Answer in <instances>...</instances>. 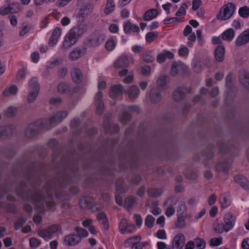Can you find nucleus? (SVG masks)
I'll return each mask as SVG.
<instances>
[{
    "instance_id": "1",
    "label": "nucleus",
    "mask_w": 249,
    "mask_h": 249,
    "mask_svg": "<svg viewBox=\"0 0 249 249\" xmlns=\"http://www.w3.org/2000/svg\"><path fill=\"white\" fill-rule=\"evenodd\" d=\"M71 182V178L65 174L63 177L59 176L57 182L55 179L49 181L41 192L34 188L33 193L27 191L26 183L22 182L17 190V193L20 196L34 202L38 209H44V203L46 202L48 209L50 210L55 205L54 202L52 200L53 199V193L55 191L56 187H65Z\"/></svg>"
},
{
    "instance_id": "2",
    "label": "nucleus",
    "mask_w": 249,
    "mask_h": 249,
    "mask_svg": "<svg viewBox=\"0 0 249 249\" xmlns=\"http://www.w3.org/2000/svg\"><path fill=\"white\" fill-rule=\"evenodd\" d=\"M85 31V28L81 26L74 27L71 29L64 38L62 48L66 50L71 48L77 42Z\"/></svg>"
},
{
    "instance_id": "3",
    "label": "nucleus",
    "mask_w": 249,
    "mask_h": 249,
    "mask_svg": "<svg viewBox=\"0 0 249 249\" xmlns=\"http://www.w3.org/2000/svg\"><path fill=\"white\" fill-rule=\"evenodd\" d=\"M68 115V112L66 110L58 111L54 113L48 118L43 120L45 127L50 128L61 123Z\"/></svg>"
},
{
    "instance_id": "4",
    "label": "nucleus",
    "mask_w": 249,
    "mask_h": 249,
    "mask_svg": "<svg viewBox=\"0 0 249 249\" xmlns=\"http://www.w3.org/2000/svg\"><path fill=\"white\" fill-rule=\"evenodd\" d=\"M42 127H45L43 121H37L29 124L25 130V136L28 138H34L40 131Z\"/></svg>"
},
{
    "instance_id": "5",
    "label": "nucleus",
    "mask_w": 249,
    "mask_h": 249,
    "mask_svg": "<svg viewBox=\"0 0 249 249\" xmlns=\"http://www.w3.org/2000/svg\"><path fill=\"white\" fill-rule=\"evenodd\" d=\"M235 10V5L229 2L224 5L219 11L216 17L218 19L226 20L229 19Z\"/></svg>"
},
{
    "instance_id": "6",
    "label": "nucleus",
    "mask_w": 249,
    "mask_h": 249,
    "mask_svg": "<svg viewBox=\"0 0 249 249\" xmlns=\"http://www.w3.org/2000/svg\"><path fill=\"white\" fill-rule=\"evenodd\" d=\"M94 5L91 3L87 2L80 9L77 16L79 22H82L85 21L86 18L91 12Z\"/></svg>"
},
{
    "instance_id": "7",
    "label": "nucleus",
    "mask_w": 249,
    "mask_h": 249,
    "mask_svg": "<svg viewBox=\"0 0 249 249\" xmlns=\"http://www.w3.org/2000/svg\"><path fill=\"white\" fill-rule=\"evenodd\" d=\"M103 42V39L98 36L92 38H87L85 39L83 43V48L87 50L91 47H96Z\"/></svg>"
},
{
    "instance_id": "8",
    "label": "nucleus",
    "mask_w": 249,
    "mask_h": 249,
    "mask_svg": "<svg viewBox=\"0 0 249 249\" xmlns=\"http://www.w3.org/2000/svg\"><path fill=\"white\" fill-rule=\"evenodd\" d=\"M81 240V238L78 234H71L64 237V243L67 246H74L78 244Z\"/></svg>"
},
{
    "instance_id": "9",
    "label": "nucleus",
    "mask_w": 249,
    "mask_h": 249,
    "mask_svg": "<svg viewBox=\"0 0 249 249\" xmlns=\"http://www.w3.org/2000/svg\"><path fill=\"white\" fill-rule=\"evenodd\" d=\"M15 130L16 127L13 124L0 126V139L11 136Z\"/></svg>"
},
{
    "instance_id": "10",
    "label": "nucleus",
    "mask_w": 249,
    "mask_h": 249,
    "mask_svg": "<svg viewBox=\"0 0 249 249\" xmlns=\"http://www.w3.org/2000/svg\"><path fill=\"white\" fill-rule=\"evenodd\" d=\"M102 98L103 93L101 91L98 92L94 97L96 112L99 115L102 114L104 109V105L102 101Z\"/></svg>"
},
{
    "instance_id": "11",
    "label": "nucleus",
    "mask_w": 249,
    "mask_h": 249,
    "mask_svg": "<svg viewBox=\"0 0 249 249\" xmlns=\"http://www.w3.org/2000/svg\"><path fill=\"white\" fill-rule=\"evenodd\" d=\"M185 241L184 235L182 233L176 235L172 242L173 249H182Z\"/></svg>"
},
{
    "instance_id": "12",
    "label": "nucleus",
    "mask_w": 249,
    "mask_h": 249,
    "mask_svg": "<svg viewBox=\"0 0 249 249\" xmlns=\"http://www.w3.org/2000/svg\"><path fill=\"white\" fill-rule=\"evenodd\" d=\"M236 217L231 213H226L224 216V221L226 226V231L231 229L234 225Z\"/></svg>"
},
{
    "instance_id": "13",
    "label": "nucleus",
    "mask_w": 249,
    "mask_h": 249,
    "mask_svg": "<svg viewBox=\"0 0 249 249\" xmlns=\"http://www.w3.org/2000/svg\"><path fill=\"white\" fill-rule=\"evenodd\" d=\"M187 91H189L188 89L185 87H178L173 93V99L177 102L181 101L185 97V94Z\"/></svg>"
},
{
    "instance_id": "14",
    "label": "nucleus",
    "mask_w": 249,
    "mask_h": 249,
    "mask_svg": "<svg viewBox=\"0 0 249 249\" xmlns=\"http://www.w3.org/2000/svg\"><path fill=\"white\" fill-rule=\"evenodd\" d=\"M249 42V28L243 32L237 38L235 44L241 46Z\"/></svg>"
},
{
    "instance_id": "15",
    "label": "nucleus",
    "mask_w": 249,
    "mask_h": 249,
    "mask_svg": "<svg viewBox=\"0 0 249 249\" xmlns=\"http://www.w3.org/2000/svg\"><path fill=\"white\" fill-rule=\"evenodd\" d=\"M249 42V28L243 32L237 38L235 44L241 46Z\"/></svg>"
},
{
    "instance_id": "16",
    "label": "nucleus",
    "mask_w": 249,
    "mask_h": 249,
    "mask_svg": "<svg viewBox=\"0 0 249 249\" xmlns=\"http://www.w3.org/2000/svg\"><path fill=\"white\" fill-rule=\"evenodd\" d=\"M86 53V51L83 47L82 48L77 47L70 53L69 58L71 61H74L81 57Z\"/></svg>"
},
{
    "instance_id": "17",
    "label": "nucleus",
    "mask_w": 249,
    "mask_h": 249,
    "mask_svg": "<svg viewBox=\"0 0 249 249\" xmlns=\"http://www.w3.org/2000/svg\"><path fill=\"white\" fill-rule=\"evenodd\" d=\"M188 70V67L184 64L181 62H175L173 63L171 67V74L173 76H176L180 71H182L184 72H187Z\"/></svg>"
},
{
    "instance_id": "18",
    "label": "nucleus",
    "mask_w": 249,
    "mask_h": 249,
    "mask_svg": "<svg viewBox=\"0 0 249 249\" xmlns=\"http://www.w3.org/2000/svg\"><path fill=\"white\" fill-rule=\"evenodd\" d=\"M150 100L154 104L159 103L162 98L160 89L158 88H154L150 90L149 94Z\"/></svg>"
},
{
    "instance_id": "19",
    "label": "nucleus",
    "mask_w": 249,
    "mask_h": 249,
    "mask_svg": "<svg viewBox=\"0 0 249 249\" xmlns=\"http://www.w3.org/2000/svg\"><path fill=\"white\" fill-rule=\"evenodd\" d=\"M62 31L60 28H55L49 40L48 44L51 46H54L58 42V39L61 35Z\"/></svg>"
},
{
    "instance_id": "20",
    "label": "nucleus",
    "mask_w": 249,
    "mask_h": 249,
    "mask_svg": "<svg viewBox=\"0 0 249 249\" xmlns=\"http://www.w3.org/2000/svg\"><path fill=\"white\" fill-rule=\"evenodd\" d=\"M170 81V78L168 75H162L160 76L157 80V87L160 89L165 90L167 89V84Z\"/></svg>"
},
{
    "instance_id": "21",
    "label": "nucleus",
    "mask_w": 249,
    "mask_h": 249,
    "mask_svg": "<svg viewBox=\"0 0 249 249\" xmlns=\"http://www.w3.org/2000/svg\"><path fill=\"white\" fill-rule=\"evenodd\" d=\"M130 100L136 99L140 94V90L138 87L136 85L131 86L125 91Z\"/></svg>"
},
{
    "instance_id": "22",
    "label": "nucleus",
    "mask_w": 249,
    "mask_h": 249,
    "mask_svg": "<svg viewBox=\"0 0 249 249\" xmlns=\"http://www.w3.org/2000/svg\"><path fill=\"white\" fill-rule=\"evenodd\" d=\"M72 81L76 83H80L83 80V74L81 71L77 68H73L71 71Z\"/></svg>"
},
{
    "instance_id": "23",
    "label": "nucleus",
    "mask_w": 249,
    "mask_h": 249,
    "mask_svg": "<svg viewBox=\"0 0 249 249\" xmlns=\"http://www.w3.org/2000/svg\"><path fill=\"white\" fill-rule=\"evenodd\" d=\"M129 61L126 55L121 56L114 63V66L116 68L126 67L129 65Z\"/></svg>"
},
{
    "instance_id": "24",
    "label": "nucleus",
    "mask_w": 249,
    "mask_h": 249,
    "mask_svg": "<svg viewBox=\"0 0 249 249\" xmlns=\"http://www.w3.org/2000/svg\"><path fill=\"white\" fill-rule=\"evenodd\" d=\"M123 93V88L121 85H114L111 87L109 96L112 98H116L121 96Z\"/></svg>"
},
{
    "instance_id": "25",
    "label": "nucleus",
    "mask_w": 249,
    "mask_h": 249,
    "mask_svg": "<svg viewBox=\"0 0 249 249\" xmlns=\"http://www.w3.org/2000/svg\"><path fill=\"white\" fill-rule=\"evenodd\" d=\"M225 48L222 45L216 47L214 52V57L218 62H222L224 60L225 55Z\"/></svg>"
},
{
    "instance_id": "26",
    "label": "nucleus",
    "mask_w": 249,
    "mask_h": 249,
    "mask_svg": "<svg viewBox=\"0 0 249 249\" xmlns=\"http://www.w3.org/2000/svg\"><path fill=\"white\" fill-rule=\"evenodd\" d=\"M235 181L239 184L245 190L249 189V181L246 178L241 175H238L234 177Z\"/></svg>"
},
{
    "instance_id": "27",
    "label": "nucleus",
    "mask_w": 249,
    "mask_h": 249,
    "mask_svg": "<svg viewBox=\"0 0 249 249\" xmlns=\"http://www.w3.org/2000/svg\"><path fill=\"white\" fill-rule=\"evenodd\" d=\"M240 83L246 89H249V73L246 71L241 73L239 77Z\"/></svg>"
},
{
    "instance_id": "28",
    "label": "nucleus",
    "mask_w": 249,
    "mask_h": 249,
    "mask_svg": "<svg viewBox=\"0 0 249 249\" xmlns=\"http://www.w3.org/2000/svg\"><path fill=\"white\" fill-rule=\"evenodd\" d=\"M103 126L105 130L107 132L116 133L119 131V126L118 124H115L111 125L108 121L105 120L103 123Z\"/></svg>"
},
{
    "instance_id": "29",
    "label": "nucleus",
    "mask_w": 249,
    "mask_h": 249,
    "mask_svg": "<svg viewBox=\"0 0 249 249\" xmlns=\"http://www.w3.org/2000/svg\"><path fill=\"white\" fill-rule=\"evenodd\" d=\"M158 15V12L156 9H152L147 11L144 14L143 19L146 21H150Z\"/></svg>"
},
{
    "instance_id": "30",
    "label": "nucleus",
    "mask_w": 249,
    "mask_h": 249,
    "mask_svg": "<svg viewBox=\"0 0 249 249\" xmlns=\"http://www.w3.org/2000/svg\"><path fill=\"white\" fill-rule=\"evenodd\" d=\"M219 202L223 208H226L231 204L230 195L228 194L222 195L219 197Z\"/></svg>"
},
{
    "instance_id": "31",
    "label": "nucleus",
    "mask_w": 249,
    "mask_h": 249,
    "mask_svg": "<svg viewBox=\"0 0 249 249\" xmlns=\"http://www.w3.org/2000/svg\"><path fill=\"white\" fill-rule=\"evenodd\" d=\"M234 36V31L231 29L230 28L226 30L222 35L221 38L223 40L227 41H231Z\"/></svg>"
},
{
    "instance_id": "32",
    "label": "nucleus",
    "mask_w": 249,
    "mask_h": 249,
    "mask_svg": "<svg viewBox=\"0 0 249 249\" xmlns=\"http://www.w3.org/2000/svg\"><path fill=\"white\" fill-rule=\"evenodd\" d=\"M231 165L228 162H221L216 166V169L218 171L227 173L231 168Z\"/></svg>"
},
{
    "instance_id": "33",
    "label": "nucleus",
    "mask_w": 249,
    "mask_h": 249,
    "mask_svg": "<svg viewBox=\"0 0 249 249\" xmlns=\"http://www.w3.org/2000/svg\"><path fill=\"white\" fill-rule=\"evenodd\" d=\"M97 218L99 221H102V224L104 225V228L106 230H108L109 225L108 221L106 214L103 213H100L97 214Z\"/></svg>"
},
{
    "instance_id": "34",
    "label": "nucleus",
    "mask_w": 249,
    "mask_h": 249,
    "mask_svg": "<svg viewBox=\"0 0 249 249\" xmlns=\"http://www.w3.org/2000/svg\"><path fill=\"white\" fill-rule=\"evenodd\" d=\"M21 25L22 27H21L19 35L20 36H23L30 31L33 26L26 22H23Z\"/></svg>"
},
{
    "instance_id": "35",
    "label": "nucleus",
    "mask_w": 249,
    "mask_h": 249,
    "mask_svg": "<svg viewBox=\"0 0 249 249\" xmlns=\"http://www.w3.org/2000/svg\"><path fill=\"white\" fill-rule=\"evenodd\" d=\"M116 190L119 193H124L128 190L127 188L124 186V180L122 178H119L116 183Z\"/></svg>"
},
{
    "instance_id": "36",
    "label": "nucleus",
    "mask_w": 249,
    "mask_h": 249,
    "mask_svg": "<svg viewBox=\"0 0 249 249\" xmlns=\"http://www.w3.org/2000/svg\"><path fill=\"white\" fill-rule=\"evenodd\" d=\"M147 193L149 197H157L161 195L162 190L160 188H152L149 189Z\"/></svg>"
},
{
    "instance_id": "37",
    "label": "nucleus",
    "mask_w": 249,
    "mask_h": 249,
    "mask_svg": "<svg viewBox=\"0 0 249 249\" xmlns=\"http://www.w3.org/2000/svg\"><path fill=\"white\" fill-rule=\"evenodd\" d=\"M39 91V90H31L27 96V101L28 103H32L36 100Z\"/></svg>"
},
{
    "instance_id": "38",
    "label": "nucleus",
    "mask_w": 249,
    "mask_h": 249,
    "mask_svg": "<svg viewBox=\"0 0 249 249\" xmlns=\"http://www.w3.org/2000/svg\"><path fill=\"white\" fill-rule=\"evenodd\" d=\"M18 90V87L15 85H13L8 89H5L3 92V94L5 96H8L12 94L14 95L17 93Z\"/></svg>"
},
{
    "instance_id": "39",
    "label": "nucleus",
    "mask_w": 249,
    "mask_h": 249,
    "mask_svg": "<svg viewBox=\"0 0 249 249\" xmlns=\"http://www.w3.org/2000/svg\"><path fill=\"white\" fill-rule=\"evenodd\" d=\"M8 5L11 14L18 13L21 9L20 4L18 2L13 3Z\"/></svg>"
},
{
    "instance_id": "40",
    "label": "nucleus",
    "mask_w": 249,
    "mask_h": 249,
    "mask_svg": "<svg viewBox=\"0 0 249 249\" xmlns=\"http://www.w3.org/2000/svg\"><path fill=\"white\" fill-rule=\"evenodd\" d=\"M29 86L31 90H39L40 89V87L37 82V78L36 77H33L30 80Z\"/></svg>"
},
{
    "instance_id": "41",
    "label": "nucleus",
    "mask_w": 249,
    "mask_h": 249,
    "mask_svg": "<svg viewBox=\"0 0 249 249\" xmlns=\"http://www.w3.org/2000/svg\"><path fill=\"white\" fill-rule=\"evenodd\" d=\"M135 204H136V199L132 196H129L124 200V205L127 209L131 208Z\"/></svg>"
},
{
    "instance_id": "42",
    "label": "nucleus",
    "mask_w": 249,
    "mask_h": 249,
    "mask_svg": "<svg viewBox=\"0 0 249 249\" xmlns=\"http://www.w3.org/2000/svg\"><path fill=\"white\" fill-rule=\"evenodd\" d=\"M131 118L130 114L126 111H124L119 117V121L123 124H126Z\"/></svg>"
},
{
    "instance_id": "43",
    "label": "nucleus",
    "mask_w": 249,
    "mask_h": 249,
    "mask_svg": "<svg viewBox=\"0 0 249 249\" xmlns=\"http://www.w3.org/2000/svg\"><path fill=\"white\" fill-rule=\"evenodd\" d=\"M115 6V5L113 0H107L105 10V14L108 15L113 12L114 10Z\"/></svg>"
},
{
    "instance_id": "44",
    "label": "nucleus",
    "mask_w": 249,
    "mask_h": 249,
    "mask_svg": "<svg viewBox=\"0 0 249 249\" xmlns=\"http://www.w3.org/2000/svg\"><path fill=\"white\" fill-rule=\"evenodd\" d=\"M238 13L241 17L245 18H248L249 17V8L247 6L240 7Z\"/></svg>"
},
{
    "instance_id": "45",
    "label": "nucleus",
    "mask_w": 249,
    "mask_h": 249,
    "mask_svg": "<svg viewBox=\"0 0 249 249\" xmlns=\"http://www.w3.org/2000/svg\"><path fill=\"white\" fill-rule=\"evenodd\" d=\"M195 244L198 249H204L206 247V242L202 238H197L195 240Z\"/></svg>"
},
{
    "instance_id": "46",
    "label": "nucleus",
    "mask_w": 249,
    "mask_h": 249,
    "mask_svg": "<svg viewBox=\"0 0 249 249\" xmlns=\"http://www.w3.org/2000/svg\"><path fill=\"white\" fill-rule=\"evenodd\" d=\"M157 32H148L145 36L146 42L150 43L155 40L158 36Z\"/></svg>"
},
{
    "instance_id": "47",
    "label": "nucleus",
    "mask_w": 249,
    "mask_h": 249,
    "mask_svg": "<svg viewBox=\"0 0 249 249\" xmlns=\"http://www.w3.org/2000/svg\"><path fill=\"white\" fill-rule=\"evenodd\" d=\"M57 90L60 93H65L69 91V86L65 83H61L57 86Z\"/></svg>"
},
{
    "instance_id": "48",
    "label": "nucleus",
    "mask_w": 249,
    "mask_h": 249,
    "mask_svg": "<svg viewBox=\"0 0 249 249\" xmlns=\"http://www.w3.org/2000/svg\"><path fill=\"white\" fill-rule=\"evenodd\" d=\"M17 112L16 107H10L5 111V114L7 117H11L15 116Z\"/></svg>"
},
{
    "instance_id": "49",
    "label": "nucleus",
    "mask_w": 249,
    "mask_h": 249,
    "mask_svg": "<svg viewBox=\"0 0 249 249\" xmlns=\"http://www.w3.org/2000/svg\"><path fill=\"white\" fill-rule=\"evenodd\" d=\"M155 218L151 215H148L145 219V224L149 228H151L153 227Z\"/></svg>"
},
{
    "instance_id": "50",
    "label": "nucleus",
    "mask_w": 249,
    "mask_h": 249,
    "mask_svg": "<svg viewBox=\"0 0 249 249\" xmlns=\"http://www.w3.org/2000/svg\"><path fill=\"white\" fill-rule=\"evenodd\" d=\"M116 45V43L113 39L108 40L105 44L106 49L108 51H112Z\"/></svg>"
},
{
    "instance_id": "51",
    "label": "nucleus",
    "mask_w": 249,
    "mask_h": 249,
    "mask_svg": "<svg viewBox=\"0 0 249 249\" xmlns=\"http://www.w3.org/2000/svg\"><path fill=\"white\" fill-rule=\"evenodd\" d=\"M183 217L184 214H183L182 213H179L178 215V227L182 228L185 226V224Z\"/></svg>"
},
{
    "instance_id": "52",
    "label": "nucleus",
    "mask_w": 249,
    "mask_h": 249,
    "mask_svg": "<svg viewBox=\"0 0 249 249\" xmlns=\"http://www.w3.org/2000/svg\"><path fill=\"white\" fill-rule=\"evenodd\" d=\"M214 230L217 233H222L224 231H226V226L223 223H217L215 225Z\"/></svg>"
},
{
    "instance_id": "53",
    "label": "nucleus",
    "mask_w": 249,
    "mask_h": 249,
    "mask_svg": "<svg viewBox=\"0 0 249 249\" xmlns=\"http://www.w3.org/2000/svg\"><path fill=\"white\" fill-rule=\"evenodd\" d=\"M214 155L213 150L211 148H208L202 153V156H204L206 159H211Z\"/></svg>"
},
{
    "instance_id": "54",
    "label": "nucleus",
    "mask_w": 249,
    "mask_h": 249,
    "mask_svg": "<svg viewBox=\"0 0 249 249\" xmlns=\"http://www.w3.org/2000/svg\"><path fill=\"white\" fill-rule=\"evenodd\" d=\"M90 203L89 198L88 197L83 198L80 202V205L82 209H87Z\"/></svg>"
},
{
    "instance_id": "55",
    "label": "nucleus",
    "mask_w": 249,
    "mask_h": 249,
    "mask_svg": "<svg viewBox=\"0 0 249 249\" xmlns=\"http://www.w3.org/2000/svg\"><path fill=\"white\" fill-rule=\"evenodd\" d=\"M26 75V69L22 68L19 70L17 74V79L18 80H21L24 79Z\"/></svg>"
},
{
    "instance_id": "56",
    "label": "nucleus",
    "mask_w": 249,
    "mask_h": 249,
    "mask_svg": "<svg viewBox=\"0 0 249 249\" xmlns=\"http://www.w3.org/2000/svg\"><path fill=\"white\" fill-rule=\"evenodd\" d=\"M38 234L39 236L42 238H48L51 239V237L47 229L41 230L38 231Z\"/></svg>"
},
{
    "instance_id": "57",
    "label": "nucleus",
    "mask_w": 249,
    "mask_h": 249,
    "mask_svg": "<svg viewBox=\"0 0 249 249\" xmlns=\"http://www.w3.org/2000/svg\"><path fill=\"white\" fill-rule=\"evenodd\" d=\"M189 49L187 47L183 46L181 47L178 51V55L180 56H186L189 53Z\"/></svg>"
},
{
    "instance_id": "58",
    "label": "nucleus",
    "mask_w": 249,
    "mask_h": 249,
    "mask_svg": "<svg viewBox=\"0 0 249 249\" xmlns=\"http://www.w3.org/2000/svg\"><path fill=\"white\" fill-rule=\"evenodd\" d=\"M47 229L50 235L52 237V235L56 232L59 230V228L57 225H53L47 228Z\"/></svg>"
},
{
    "instance_id": "59",
    "label": "nucleus",
    "mask_w": 249,
    "mask_h": 249,
    "mask_svg": "<svg viewBox=\"0 0 249 249\" xmlns=\"http://www.w3.org/2000/svg\"><path fill=\"white\" fill-rule=\"evenodd\" d=\"M41 244L40 241L36 238L32 237L30 239V245L32 248H36Z\"/></svg>"
},
{
    "instance_id": "60",
    "label": "nucleus",
    "mask_w": 249,
    "mask_h": 249,
    "mask_svg": "<svg viewBox=\"0 0 249 249\" xmlns=\"http://www.w3.org/2000/svg\"><path fill=\"white\" fill-rule=\"evenodd\" d=\"M127 224V221L125 219H122V220L120 222L119 228V231L121 233L123 234L124 232V229L126 228Z\"/></svg>"
},
{
    "instance_id": "61",
    "label": "nucleus",
    "mask_w": 249,
    "mask_h": 249,
    "mask_svg": "<svg viewBox=\"0 0 249 249\" xmlns=\"http://www.w3.org/2000/svg\"><path fill=\"white\" fill-rule=\"evenodd\" d=\"M135 231V227L133 224H130L127 225L126 226V228L124 229V232L123 234H127L133 232Z\"/></svg>"
},
{
    "instance_id": "62",
    "label": "nucleus",
    "mask_w": 249,
    "mask_h": 249,
    "mask_svg": "<svg viewBox=\"0 0 249 249\" xmlns=\"http://www.w3.org/2000/svg\"><path fill=\"white\" fill-rule=\"evenodd\" d=\"M189 41L187 42V46L189 47H192L193 46V42H195L196 40V36L195 33L191 34L188 37Z\"/></svg>"
},
{
    "instance_id": "63",
    "label": "nucleus",
    "mask_w": 249,
    "mask_h": 249,
    "mask_svg": "<svg viewBox=\"0 0 249 249\" xmlns=\"http://www.w3.org/2000/svg\"><path fill=\"white\" fill-rule=\"evenodd\" d=\"M75 231L79 233L78 235L80 236L81 238V237H85L88 235V231L86 230L81 228L77 227L75 229Z\"/></svg>"
},
{
    "instance_id": "64",
    "label": "nucleus",
    "mask_w": 249,
    "mask_h": 249,
    "mask_svg": "<svg viewBox=\"0 0 249 249\" xmlns=\"http://www.w3.org/2000/svg\"><path fill=\"white\" fill-rule=\"evenodd\" d=\"M222 243L221 238H213L211 239L210 245L212 246H217Z\"/></svg>"
}]
</instances>
